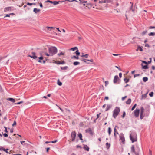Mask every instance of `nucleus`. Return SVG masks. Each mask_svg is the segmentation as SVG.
<instances>
[{
    "instance_id": "obj_20",
    "label": "nucleus",
    "mask_w": 155,
    "mask_h": 155,
    "mask_svg": "<svg viewBox=\"0 0 155 155\" xmlns=\"http://www.w3.org/2000/svg\"><path fill=\"white\" fill-rule=\"evenodd\" d=\"M40 10L39 9H38L37 8H34L33 9V11L35 13H37L40 12Z\"/></svg>"
},
{
    "instance_id": "obj_54",
    "label": "nucleus",
    "mask_w": 155,
    "mask_h": 155,
    "mask_svg": "<svg viewBox=\"0 0 155 155\" xmlns=\"http://www.w3.org/2000/svg\"><path fill=\"white\" fill-rule=\"evenodd\" d=\"M142 62L143 63L145 64H146V65H147L148 64V63H147V62L146 61H142Z\"/></svg>"
},
{
    "instance_id": "obj_40",
    "label": "nucleus",
    "mask_w": 155,
    "mask_h": 155,
    "mask_svg": "<svg viewBox=\"0 0 155 155\" xmlns=\"http://www.w3.org/2000/svg\"><path fill=\"white\" fill-rule=\"evenodd\" d=\"M80 2V4L81 5L83 3H86L87 2V1H84V0H79Z\"/></svg>"
},
{
    "instance_id": "obj_6",
    "label": "nucleus",
    "mask_w": 155,
    "mask_h": 155,
    "mask_svg": "<svg viewBox=\"0 0 155 155\" xmlns=\"http://www.w3.org/2000/svg\"><path fill=\"white\" fill-rule=\"evenodd\" d=\"M76 136V133L75 131H72L71 134V141L74 142L75 141Z\"/></svg>"
},
{
    "instance_id": "obj_2",
    "label": "nucleus",
    "mask_w": 155,
    "mask_h": 155,
    "mask_svg": "<svg viewBox=\"0 0 155 155\" xmlns=\"http://www.w3.org/2000/svg\"><path fill=\"white\" fill-rule=\"evenodd\" d=\"M48 51L51 55L53 56L57 52L58 50L55 46H51L48 48Z\"/></svg>"
},
{
    "instance_id": "obj_32",
    "label": "nucleus",
    "mask_w": 155,
    "mask_h": 155,
    "mask_svg": "<svg viewBox=\"0 0 155 155\" xmlns=\"http://www.w3.org/2000/svg\"><path fill=\"white\" fill-rule=\"evenodd\" d=\"M57 84L60 86H61L62 85V83L60 81L59 79H58L57 81Z\"/></svg>"
},
{
    "instance_id": "obj_39",
    "label": "nucleus",
    "mask_w": 155,
    "mask_h": 155,
    "mask_svg": "<svg viewBox=\"0 0 155 155\" xmlns=\"http://www.w3.org/2000/svg\"><path fill=\"white\" fill-rule=\"evenodd\" d=\"M64 54H65V52H61V53H58V55L59 56H61V55H64Z\"/></svg>"
},
{
    "instance_id": "obj_14",
    "label": "nucleus",
    "mask_w": 155,
    "mask_h": 155,
    "mask_svg": "<svg viewBox=\"0 0 155 155\" xmlns=\"http://www.w3.org/2000/svg\"><path fill=\"white\" fill-rule=\"evenodd\" d=\"M112 107V105L110 104H107L105 109V111H108Z\"/></svg>"
},
{
    "instance_id": "obj_60",
    "label": "nucleus",
    "mask_w": 155,
    "mask_h": 155,
    "mask_svg": "<svg viewBox=\"0 0 155 155\" xmlns=\"http://www.w3.org/2000/svg\"><path fill=\"white\" fill-rule=\"evenodd\" d=\"M27 5H28L31 6V5H32V3H30L29 2H27Z\"/></svg>"
},
{
    "instance_id": "obj_18",
    "label": "nucleus",
    "mask_w": 155,
    "mask_h": 155,
    "mask_svg": "<svg viewBox=\"0 0 155 155\" xmlns=\"http://www.w3.org/2000/svg\"><path fill=\"white\" fill-rule=\"evenodd\" d=\"M63 1H53V4L54 5H55L59 4L60 3H61L63 2Z\"/></svg>"
},
{
    "instance_id": "obj_49",
    "label": "nucleus",
    "mask_w": 155,
    "mask_h": 155,
    "mask_svg": "<svg viewBox=\"0 0 155 155\" xmlns=\"http://www.w3.org/2000/svg\"><path fill=\"white\" fill-rule=\"evenodd\" d=\"M140 75V74H134V78H136V77L139 76Z\"/></svg>"
},
{
    "instance_id": "obj_10",
    "label": "nucleus",
    "mask_w": 155,
    "mask_h": 155,
    "mask_svg": "<svg viewBox=\"0 0 155 155\" xmlns=\"http://www.w3.org/2000/svg\"><path fill=\"white\" fill-rule=\"evenodd\" d=\"M31 54H32V55H28V56L35 59H36L38 57L35 55V52H32Z\"/></svg>"
},
{
    "instance_id": "obj_61",
    "label": "nucleus",
    "mask_w": 155,
    "mask_h": 155,
    "mask_svg": "<svg viewBox=\"0 0 155 155\" xmlns=\"http://www.w3.org/2000/svg\"><path fill=\"white\" fill-rule=\"evenodd\" d=\"M89 56L88 54H87L84 55V57L85 58H87L88 57V56Z\"/></svg>"
},
{
    "instance_id": "obj_9",
    "label": "nucleus",
    "mask_w": 155,
    "mask_h": 155,
    "mask_svg": "<svg viewBox=\"0 0 155 155\" xmlns=\"http://www.w3.org/2000/svg\"><path fill=\"white\" fill-rule=\"evenodd\" d=\"M85 131L86 133H88L91 135H93V132L90 128H89L88 129H86Z\"/></svg>"
},
{
    "instance_id": "obj_42",
    "label": "nucleus",
    "mask_w": 155,
    "mask_h": 155,
    "mask_svg": "<svg viewBox=\"0 0 155 155\" xmlns=\"http://www.w3.org/2000/svg\"><path fill=\"white\" fill-rule=\"evenodd\" d=\"M87 59H85L84 58H81V61H84V62H85V63H87V64H89V63L87 62L86 61H87Z\"/></svg>"
},
{
    "instance_id": "obj_4",
    "label": "nucleus",
    "mask_w": 155,
    "mask_h": 155,
    "mask_svg": "<svg viewBox=\"0 0 155 155\" xmlns=\"http://www.w3.org/2000/svg\"><path fill=\"white\" fill-rule=\"evenodd\" d=\"M120 111V109L119 107H116L113 111V117L116 119L117 116L119 114Z\"/></svg>"
},
{
    "instance_id": "obj_13",
    "label": "nucleus",
    "mask_w": 155,
    "mask_h": 155,
    "mask_svg": "<svg viewBox=\"0 0 155 155\" xmlns=\"http://www.w3.org/2000/svg\"><path fill=\"white\" fill-rule=\"evenodd\" d=\"M83 145L84 146L83 148L85 150H86L87 151H89V147L88 146H87V145L83 144Z\"/></svg>"
},
{
    "instance_id": "obj_41",
    "label": "nucleus",
    "mask_w": 155,
    "mask_h": 155,
    "mask_svg": "<svg viewBox=\"0 0 155 155\" xmlns=\"http://www.w3.org/2000/svg\"><path fill=\"white\" fill-rule=\"evenodd\" d=\"M148 35L150 36H153L155 35V32H150L149 33Z\"/></svg>"
},
{
    "instance_id": "obj_37",
    "label": "nucleus",
    "mask_w": 155,
    "mask_h": 155,
    "mask_svg": "<svg viewBox=\"0 0 155 155\" xmlns=\"http://www.w3.org/2000/svg\"><path fill=\"white\" fill-rule=\"evenodd\" d=\"M147 32V30L144 31L141 33V35L142 36H144L146 34Z\"/></svg>"
},
{
    "instance_id": "obj_8",
    "label": "nucleus",
    "mask_w": 155,
    "mask_h": 155,
    "mask_svg": "<svg viewBox=\"0 0 155 155\" xmlns=\"http://www.w3.org/2000/svg\"><path fill=\"white\" fill-rule=\"evenodd\" d=\"M140 110L139 109H136L134 112V116L136 117L139 116Z\"/></svg>"
},
{
    "instance_id": "obj_47",
    "label": "nucleus",
    "mask_w": 155,
    "mask_h": 155,
    "mask_svg": "<svg viewBox=\"0 0 155 155\" xmlns=\"http://www.w3.org/2000/svg\"><path fill=\"white\" fill-rule=\"evenodd\" d=\"M148 92H147V93L145 94H144V95H142V97H144V98H145L147 97V94Z\"/></svg>"
},
{
    "instance_id": "obj_25",
    "label": "nucleus",
    "mask_w": 155,
    "mask_h": 155,
    "mask_svg": "<svg viewBox=\"0 0 155 155\" xmlns=\"http://www.w3.org/2000/svg\"><path fill=\"white\" fill-rule=\"evenodd\" d=\"M105 145L106 148H107V149H109L110 146V144L108 143V142H107L106 143Z\"/></svg>"
},
{
    "instance_id": "obj_3",
    "label": "nucleus",
    "mask_w": 155,
    "mask_h": 155,
    "mask_svg": "<svg viewBox=\"0 0 155 155\" xmlns=\"http://www.w3.org/2000/svg\"><path fill=\"white\" fill-rule=\"evenodd\" d=\"M130 140L132 143L137 140V135L135 133H132L130 135Z\"/></svg>"
},
{
    "instance_id": "obj_38",
    "label": "nucleus",
    "mask_w": 155,
    "mask_h": 155,
    "mask_svg": "<svg viewBox=\"0 0 155 155\" xmlns=\"http://www.w3.org/2000/svg\"><path fill=\"white\" fill-rule=\"evenodd\" d=\"M68 68V67L67 66H65L64 67H61V70H66Z\"/></svg>"
},
{
    "instance_id": "obj_34",
    "label": "nucleus",
    "mask_w": 155,
    "mask_h": 155,
    "mask_svg": "<svg viewBox=\"0 0 155 155\" xmlns=\"http://www.w3.org/2000/svg\"><path fill=\"white\" fill-rule=\"evenodd\" d=\"M75 53L76 55V56H79L80 55V52H79V51L78 49L76 50L75 52Z\"/></svg>"
},
{
    "instance_id": "obj_52",
    "label": "nucleus",
    "mask_w": 155,
    "mask_h": 155,
    "mask_svg": "<svg viewBox=\"0 0 155 155\" xmlns=\"http://www.w3.org/2000/svg\"><path fill=\"white\" fill-rule=\"evenodd\" d=\"M145 47L150 48V45H149L147 43V44H146L145 45Z\"/></svg>"
},
{
    "instance_id": "obj_59",
    "label": "nucleus",
    "mask_w": 155,
    "mask_h": 155,
    "mask_svg": "<svg viewBox=\"0 0 155 155\" xmlns=\"http://www.w3.org/2000/svg\"><path fill=\"white\" fill-rule=\"evenodd\" d=\"M76 147L77 148H80L81 149L82 148V147L79 145H77L76 146Z\"/></svg>"
},
{
    "instance_id": "obj_7",
    "label": "nucleus",
    "mask_w": 155,
    "mask_h": 155,
    "mask_svg": "<svg viewBox=\"0 0 155 155\" xmlns=\"http://www.w3.org/2000/svg\"><path fill=\"white\" fill-rule=\"evenodd\" d=\"M120 139L121 140L123 144L125 143V138L124 134L121 133L119 135Z\"/></svg>"
},
{
    "instance_id": "obj_57",
    "label": "nucleus",
    "mask_w": 155,
    "mask_h": 155,
    "mask_svg": "<svg viewBox=\"0 0 155 155\" xmlns=\"http://www.w3.org/2000/svg\"><path fill=\"white\" fill-rule=\"evenodd\" d=\"M127 97V96H125L124 97H123L122 98V101H124L126 98Z\"/></svg>"
},
{
    "instance_id": "obj_21",
    "label": "nucleus",
    "mask_w": 155,
    "mask_h": 155,
    "mask_svg": "<svg viewBox=\"0 0 155 155\" xmlns=\"http://www.w3.org/2000/svg\"><path fill=\"white\" fill-rule=\"evenodd\" d=\"M78 136L80 140H82V135L81 133H78Z\"/></svg>"
},
{
    "instance_id": "obj_45",
    "label": "nucleus",
    "mask_w": 155,
    "mask_h": 155,
    "mask_svg": "<svg viewBox=\"0 0 155 155\" xmlns=\"http://www.w3.org/2000/svg\"><path fill=\"white\" fill-rule=\"evenodd\" d=\"M154 93L153 92H151L149 94V95L150 97H152L153 96Z\"/></svg>"
},
{
    "instance_id": "obj_62",
    "label": "nucleus",
    "mask_w": 155,
    "mask_h": 155,
    "mask_svg": "<svg viewBox=\"0 0 155 155\" xmlns=\"http://www.w3.org/2000/svg\"><path fill=\"white\" fill-rule=\"evenodd\" d=\"M10 15L9 14H7L5 15V17H10Z\"/></svg>"
},
{
    "instance_id": "obj_28",
    "label": "nucleus",
    "mask_w": 155,
    "mask_h": 155,
    "mask_svg": "<svg viewBox=\"0 0 155 155\" xmlns=\"http://www.w3.org/2000/svg\"><path fill=\"white\" fill-rule=\"evenodd\" d=\"M138 50L140 51H143V49L140 46H138L136 49V51H137Z\"/></svg>"
},
{
    "instance_id": "obj_31",
    "label": "nucleus",
    "mask_w": 155,
    "mask_h": 155,
    "mask_svg": "<svg viewBox=\"0 0 155 155\" xmlns=\"http://www.w3.org/2000/svg\"><path fill=\"white\" fill-rule=\"evenodd\" d=\"M143 81L144 82H146L148 80V78L147 77H144L143 78Z\"/></svg>"
},
{
    "instance_id": "obj_17",
    "label": "nucleus",
    "mask_w": 155,
    "mask_h": 155,
    "mask_svg": "<svg viewBox=\"0 0 155 155\" xmlns=\"http://www.w3.org/2000/svg\"><path fill=\"white\" fill-rule=\"evenodd\" d=\"M11 10V7H5L4 9V12H6L7 11H10Z\"/></svg>"
},
{
    "instance_id": "obj_58",
    "label": "nucleus",
    "mask_w": 155,
    "mask_h": 155,
    "mask_svg": "<svg viewBox=\"0 0 155 155\" xmlns=\"http://www.w3.org/2000/svg\"><path fill=\"white\" fill-rule=\"evenodd\" d=\"M57 141V140H55L54 141H51V143H56Z\"/></svg>"
},
{
    "instance_id": "obj_16",
    "label": "nucleus",
    "mask_w": 155,
    "mask_h": 155,
    "mask_svg": "<svg viewBox=\"0 0 155 155\" xmlns=\"http://www.w3.org/2000/svg\"><path fill=\"white\" fill-rule=\"evenodd\" d=\"M56 63L58 64H64L65 63V62L64 61H58L56 62Z\"/></svg>"
},
{
    "instance_id": "obj_15",
    "label": "nucleus",
    "mask_w": 155,
    "mask_h": 155,
    "mask_svg": "<svg viewBox=\"0 0 155 155\" xmlns=\"http://www.w3.org/2000/svg\"><path fill=\"white\" fill-rule=\"evenodd\" d=\"M110 2V0H101V1H99V3H106V2Z\"/></svg>"
},
{
    "instance_id": "obj_53",
    "label": "nucleus",
    "mask_w": 155,
    "mask_h": 155,
    "mask_svg": "<svg viewBox=\"0 0 155 155\" xmlns=\"http://www.w3.org/2000/svg\"><path fill=\"white\" fill-rule=\"evenodd\" d=\"M3 135L5 137H7L8 136V135L6 133H4L3 134Z\"/></svg>"
},
{
    "instance_id": "obj_24",
    "label": "nucleus",
    "mask_w": 155,
    "mask_h": 155,
    "mask_svg": "<svg viewBox=\"0 0 155 155\" xmlns=\"http://www.w3.org/2000/svg\"><path fill=\"white\" fill-rule=\"evenodd\" d=\"M131 100L130 98H129L126 101V103L127 104H130L131 102Z\"/></svg>"
},
{
    "instance_id": "obj_46",
    "label": "nucleus",
    "mask_w": 155,
    "mask_h": 155,
    "mask_svg": "<svg viewBox=\"0 0 155 155\" xmlns=\"http://www.w3.org/2000/svg\"><path fill=\"white\" fill-rule=\"evenodd\" d=\"M126 115V113L125 111L123 112V115L121 116L123 118H124Z\"/></svg>"
},
{
    "instance_id": "obj_22",
    "label": "nucleus",
    "mask_w": 155,
    "mask_h": 155,
    "mask_svg": "<svg viewBox=\"0 0 155 155\" xmlns=\"http://www.w3.org/2000/svg\"><path fill=\"white\" fill-rule=\"evenodd\" d=\"M141 66L142 67V68L143 69H147L149 68V67H148V65L147 64L145 65H143V64H142Z\"/></svg>"
},
{
    "instance_id": "obj_12",
    "label": "nucleus",
    "mask_w": 155,
    "mask_h": 155,
    "mask_svg": "<svg viewBox=\"0 0 155 155\" xmlns=\"http://www.w3.org/2000/svg\"><path fill=\"white\" fill-rule=\"evenodd\" d=\"M119 80V79L118 78V75H116L115 76L113 80L114 83H116Z\"/></svg>"
},
{
    "instance_id": "obj_51",
    "label": "nucleus",
    "mask_w": 155,
    "mask_h": 155,
    "mask_svg": "<svg viewBox=\"0 0 155 155\" xmlns=\"http://www.w3.org/2000/svg\"><path fill=\"white\" fill-rule=\"evenodd\" d=\"M101 114V113H99V114H97V118L96 119V120H97V118L99 117L100 115Z\"/></svg>"
},
{
    "instance_id": "obj_35",
    "label": "nucleus",
    "mask_w": 155,
    "mask_h": 155,
    "mask_svg": "<svg viewBox=\"0 0 155 155\" xmlns=\"http://www.w3.org/2000/svg\"><path fill=\"white\" fill-rule=\"evenodd\" d=\"M8 149H5V148H3L2 149V150L5 152L7 153H10L8 151Z\"/></svg>"
},
{
    "instance_id": "obj_23",
    "label": "nucleus",
    "mask_w": 155,
    "mask_h": 155,
    "mask_svg": "<svg viewBox=\"0 0 155 155\" xmlns=\"http://www.w3.org/2000/svg\"><path fill=\"white\" fill-rule=\"evenodd\" d=\"M71 58L73 59H78L79 58L78 56L74 55L71 57Z\"/></svg>"
},
{
    "instance_id": "obj_5",
    "label": "nucleus",
    "mask_w": 155,
    "mask_h": 155,
    "mask_svg": "<svg viewBox=\"0 0 155 155\" xmlns=\"http://www.w3.org/2000/svg\"><path fill=\"white\" fill-rule=\"evenodd\" d=\"M136 151H135L134 146V145H132L131 147V152L133 153H134V154H136V152L138 153H139V152L140 151V148L138 145H137L136 146Z\"/></svg>"
},
{
    "instance_id": "obj_36",
    "label": "nucleus",
    "mask_w": 155,
    "mask_h": 155,
    "mask_svg": "<svg viewBox=\"0 0 155 155\" xmlns=\"http://www.w3.org/2000/svg\"><path fill=\"white\" fill-rule=\"evenodd\" d=\"M77 49H78V48L77 47H75L73 48H71V50L73 51H74L76 50H77Z\"/></svg>"
},
{
    "instance_id": "obj_26",
    "label": "nucleus",
    "mask_w": 155,
    "mask_h": 155,
    "mask_svg": "<svg viewBox=\"0 0 155 155\" xmlns=\"http://www.w3.org/2000/svg\"><path fill=\"white\" fill-rule=\"evenodd\" d=\"M130 3L131 4V5L130 8V10H132V11L134 12V13L135 10L134 9H132L133 7V4L131 2H130Z\"/></svg>"
},
{
    "instance_id": "obj_56",
    "label": "nucleus",
    "mask_w": 155,
    "mask_h": 155,
    "mask_svg": "<svg viewBox=\"0 0 155 155\" xmlns=\"http://www.w3.org/2000/svg\"><path fill=\"white\" fill-rule=\"evenodd\" d=\"M16 124V122L15 121H14L13 123L12 124V126H14V125H15Z\"/></svg>"
},
{
    "instance_id": "obj_30",
    "label": "nucleus",
    "mask_w": 155,
    "mask_h": 155,
    "mask_svg": "<svg viewBox=\"0 0 155 155\" xmlns=\"http://www.w3.org/2000/svg\"><path fill=\"white\" fill-rule=\"evenodd\" d=\"M129 80H130V79L129 78H125L124 79V81L126 83H127L128 82H129Z\"/></svg>"
},
{
    "instance_id": "obj_50",
    "label": "nucleus",
    "mask_w": 155,
    "mask_h": 155,
    "mask_svg": "<svg viewBox=\"0 0 155 155\" xmlns=\"http://www.w3.org/2000/svg\"><path fill=\"white\" fill-rule=\"evenodd\" d=\"M109 84V82L108 81H105V86H106L107 85Z\"/></svg>"
},
{
    "instance_id": "obj_29",
    "label": "nucleus",
    "mask_w": 155,
    "mask_h": 155,
    "mask_svg": "<svg viewBox=\"0 0 155 155\" xmlns=\"http://www.w3.org/2000/svg\"><path fill=\"white\" fill-rule=\"evenodd\" d=\"M39 60H38V62L39 63H41L42 62L41 61V60H43V57L42 56H41V57L38 58Z\"/></svg>"
},
{
    "instance_id": "obj_11",
    "label": "nucleus",
    "mask_w": 155,
    "mask_h": 155,
    "mask_svg": "<svg viewBox=\"0 0 155 155\" xmlns=\"http://www.w3.org/2000/svg\"><path fill=\"white\" fill-rule=\"evenodd\" d=\"M82 4L84 6H86V7H87L89 9H90L92 6L91 4V3H88L87 2L85 3H83Z\"/></svg>"
},
{
    "instance_id": "obj_48",
    "label": "nucleus",
    "mask_w": 155,
    "mask_h": 155,
    "mask_svg": "<svg viewBox=\"0 0 155 155\" xmlns=\"http://www.w3.org/2000/svg\"><path fill=\"white\" fill-rule=\"evenodd\" d=\"M149 59H150V61H148L147 62V63H148V64H150V63H151V61H152V58H149Z\"/></svg>"
},
{
    "instance_id": "obj_19",
    "label": "nucleus",
    "mask_w": 155,
    "mask_h": 155,
    "mask_svg": "<svg viewBox=\"0 0 155 155\" xmlns=\"http://www.w3.org/2000/svg\"><path fill=\"white\" fill-rule=\"evenodd\" d=\"M7 100L10 101L12 103H15V99L12 98H9L7 99Z\"/></svg>"
},
{
    "instance_id": "obj_63",
    "label": "nucleus",
    "mask_w": 155,
    "mask_h": 155,
    "mask_svg": "<svg viewBox=\"0 0 155 155\" xmlns=\"http://www.w3.org/2000/svg\"><path fill=\"white\" fill-rule=\"evenodd\" d=\"M119 77L120 78H121L122 77V74L121 73H120L119 74Z\"/></svg>"
},
{
    "instance_id": "obj_1",
    "label": "nucleus",
    "mask_w": 155,
    "mask_h": 155,
    "mask_svg": "<svg viewBox=\"0 0 155 155\" xmlns=\"http://www.w3.org/2000/svg\"><path fill=\"white\" fill-rule=\"evenodd\" d=\"M140 118L141 120L142 119L144 116L148 117L149 116L150 113V106L148 105L147 107L145 108V112L144 114V109L143 107H141L140 108Z\"/></svg>"
},
{
    "instance_id": "obj_27",
    "label": "nucleus",
    "mask_w": 155,
    "mask_h": 155,
    "mask_svg": "<svg viewBox=\"0 0 155 155\" xmlns=\"http://www.w3.org/2000/svg\"><path fill=\"white\" fill-rule=\"evenodd\" d=\"M112 131V130L110 127H109L108 128V132L109 134V135L110 136L111 132Z\"/></svg>"
},
{
    "instance_id": "obj_33",
    "label": "nucleus",
    "mask_w": 155,
    "mask_h": 155,
    "mask_svg": "<svg viewBox=\"0 0 155 155\" xmlns=\"http://www.w3.org/2000/svg\"><path fill=\"white\" fill-rule=\"evenodd\" d=\"M80 64V63L78 61H75L73 63V64L74 66H76Z\"/></svg>"
},
{
    "instance_id": "obj_64",
    "label": "nucleus",
    "mask_w": 155,
    "mask_h": 155,
    "mask_svg": "<svg viewBox=\"0 0 155 155\" xmlns=\"http://www.w3.org/2000/svg\"><path fill=\"white\" fill-rule=\"evenodd\" d=\"M149 28L150 29H153L155 28V26H150L149 27Z\"/></svg>"
},
{
    "instance_id": "obj_44",
    "label": "nucleus",
    "mask_w": 155,
    "mask_h": 155,
    "mask_svg": "<svg viewBox=\"0 0 155 155\" xmlns=\"http://www.w3.org/2000/svg\"><path fill=\"white\" fill-rule=\"evenodd\" d=\"M136 106H137V104H135L133 106V107H132V108L131 109V110L133 111V110H134V109L135 108Z\"/></svg>"
},
{
    "instance_id": "obj_55",
    "label": "nucleus",
    "mask_w": 155,
    "mask_h": 155,
    "mask_svg": "<svg viewBox=\"0 0 155 155\" xmlns=\"http://www.w3.org/2000/svg\"><path fill=\"white\" fill-rule=\"evenodd\" d=\"M4 127L5 128V129L4 130V131L6 133H8V130L7 129V128L5 127Z\"/></svg>"
},
{
    "instance_id": "obj_43",
    "label": "nucleus",
    "mask_w": 155,
    "mask_h": 155,
    "mask_svg": "<svg viewBox=\"0 0 155 155\" xmlns=\"http://www.w3.org/2000/svg\"><path fill=\"white\" fill-rule=\"evenodd\" d=\"M117 127V126H115V127L114 128V134H118V131L117 130H116V127Z\"/></svg>"
}]
</instances>
